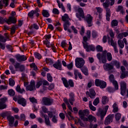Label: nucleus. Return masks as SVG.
Segmentation results:
<instances>
[{"label":"nucleus","instance_id":"obj_62","mask_svg":"<svg viewBox=\"0 0 128 128\" xmlns=\"http://www.w3.org/2000/svg\"><path fill=\"white\" fill-rule=\"evenodd\" d=\"M92 36L94 38H96L98 36V32L94 30H92Z\"/></svg>","mask_w":128,"mask_h":128},{"label":"nucleus","instance_id":"obj_14","mask_svg":"<svg viewBox=\"0 0 128 128\" xmlns=\"http://www.w3.org/2000/svg\"><path fill=\"white\" fill-rule=\"evenodd\" d=\"M86 94L88 96H90V98H94V96H96V92L94 89H90V92L88 91L86 92Z\"/></svg>","mask_w":128,"mask_h":128},{"label":"nucleus","instance_id":"obj_37","mask_svg":"<svg viewBox=\"0 0 128 128\" xmlns=\"http://www.w3.org/2000/svg\"><path fill=\"white\" fill-rule=\"evenodd\" d=\"M44 118L45 119V122L47 126H50V118L48 116V115H44Z\"/></svg>","mask_w":128,"mask_h":128},{"label":"nucleus","instance_id":"obj_36","mask_svg":"<svg viewBox=\"0 0 128 128\" xmlns=\"http://www.w3.org/2000/svg\"><path fill=\"white\" fill-rule=\"evenodd\" d=\"M46 64L49 66H52L54 64V60H52L50 58H46Z\"/></svg>","mask_w":128,"mask_h":128},{"label":"nucleus","instance_id":"obj_44","mask_svg":"<svg viewBox=\"0 0 128 128\" xmlns=\"http://www.w3.org/2000/svg\"><path fill=\"white\" fill-rule=\"evenodd\" d=\"M55 114L53 116L52 118V122H53L54 124H56V122H58V114Z\"/></svg>","mask_w":128,"mask_h":128},{"label":"nucleus","instance_id":"obj_26","mask_svg":"<svg viewBox=\"0 0 128 128\" xmlns=\"http://www.w3.org/2000/svg\"><path fill=\"white\" fill-rule=\"evenodd\" d=\"M8 6V0H4L0 1V8H2V6Z\"/></svg>","mask_w":128,"mask_h":128},{"label":"nucleus","instance_id":"obj_13","mask_svg":"<svg viewBox=\"0 0 128 128\" xmlns=\"http://www.w3.org/2000/svg\"><path fill=\"white\" fill-rule=\"evenodd\" d=\"M84 122H89L90 123L92 122H96V116L92 114H90L87 118H85Z\"/></svg>","mask_w":128,"mask_h":128},{"label":"nucleus","instance_id":"obj_1","mask_svg":"<svg viewBox=\"0 0 128 128\" xmlns=\"http://www.w3.org/2000/svg\"><path fill=\"white\" fill-rule=\"evenodd\" d=\"M83 40L84 48H85V50H86V52H90V50L94 52V50H95L96 48L94 47V45L88 44V42H88V38H86V36H84L83 38Z\"/></svg>","mask_w":128,"mask_h":128},{"label":"nucleus","instance_id":"obj_59","mask_svg":"<svg viewBox=\"0 0 128 128\" xmlns=\"http://www.w3.org/2000/svg\"><path fill=\"white\" fill-rule=\"evenodd\" d=\"M35 12H36V10H32L28 14V16H30V18H32Z\"/></svg>","mask_w":128,"mask_h":128},{"label":"nucleus","instance_id":"obj_57","mask_svg":"<svg viewBox=\"0 0 128 128\" xmlns=\"http://www.w3.org/2000/svg\"><path fill=\"white\" fill-rule=\"evenodd\" d=\"M96 50L97 52H102L103 48L102 46L98 45L96 47Z\"/></svg>","mask_w":128,"mask_h":128},{"label":"nucleus","instance_id":"obj_22","mask_svg":"<svg viewBox=\"0 0 128 128\" xmlns=\"http://www.w3.org/2000/svg\"><path fill=\"white\" fill-rule=\"evenodd\" d=\"M70 98L68 99V102L72 106L74 104V93L71 92L69 94Z\"/></svg>","mask_w":128,"mask_h":128},{"label":"nucleus","instance_id":"obj_45","mask_svg":"<svg viewBox=\"0 0 128 128\" xmlns=\"http://www.w3.org/2000/svg\"><path fill=\"white\" fill-rule=\"evenodd\" d=\"M62 80L63 82V84H64V86H66V88H68V86H70V85H68V80H66V78H62Z\"/></svg>","mask_w":128,"mask_h":128},{"label":"nucleus","instance_id":"obj_39","mask_svg":"<svg viewBox=\"0 0 128 128\" xmlns=\"http://www.w3.org/2000/svg\"><path fill=\"white\" fill-rule=\"evenodd\" d=\"M70 26V22H64V30H68V28Z\"/></svg>","mask_w":128,"mask_h":128},{"label":"nucleus","instance_id":"obj_61","mask_svg":"<svg viewBox=\"0 0 128 128\" xmlns=\"http://www.w3.org/2000/svg\"><path fill=\"white\" fill-rule=\"evenodd\" d=\"M16 27L15 26H12V28H11V32H10L11 34H14L16 32Z\"/></svg>","mask_w":128,"mask_h":128},{"label":"nucleus","instance_id":"obj_8","mask_svg":"<svg viewBox=\"0 0 128 128\" xmlns=\"http://www.w3.org/2000/svg\"><path fill=\"white\" fill-rule=\"evenodd\" d=\"M84 20L87 22L88 24V26L90 28V26H92V20H94V17L92 16V15L90 14H88L86 17H84Z\"/></svg>","mask_w":128,"mask_h":128},{"label":"nucleus","instance_id":"obj_4","mask_svg":"<svg viewBox=\"0 0 128 128\" xmlns=\"http://www.w3.org/2000/svg\"><path fill=\"white\" fill-rule=\"evenodd\" d=\"M84 64H86V62L82 58H77L75 60L76 66L78 68H82L84 65Z\"/></svg>","mask_w":128,"mask_h":128},{"label":"nucleus","instance_id":"obj_35","mask_svg":"<svg viewBox=\"0 0 128 128\" xmlns=\"http://www.w3.org/2000/svg\"><path fill=\"white\" fill-rule=\"evenodd\" d=\"M116 11L118 12H120L122 14H124V7L122 6H118L116 8Z\"/></svg>","mask_w":128,"mask_h":128},{"label":"nucleus","instance_id":"obj_16","mask_svg":"<svg viewBox=\"0 0 128 128\" xmlns=\"http://www.w3.org/2000/svg\"><path fill=\"white\" fill-rule=\"evenodd\" d=\"M120 70L122 72V74L120 76L121 78H124L126 76H128V72H126V68H124V66H122L120 67Z\"/></svg>","mask_w":128,"mask_h":128},{"label":"nucleus","instance_id":"obj_3","mask_svg":"<svg viewBox=\"0 0 128 128\" xmlns=\"http://www.w3.org/2000/svg\"><path fill=\"white\" fill-rule=\"evenodd\" d=\"M120 94L122 96H125L126 92L127 93L126 96L128 98V89L126 90V83L124 81H121L120 82Z\"/></svg>","mask_w":128,"mask_h":128},{"label":"nucleus","instance_id":"obj_2","mask_svg":"<svg viewBox=\"0 0 128 128\" xmlns=\"http://www.w3.org/2000/svg\"><path fill=\"white\" fill-rule=\"evenodd\" d=\"M77 9L78 12L76 13V16L80 20H82V18H84V12L82 8H78V6H75L74 7V10H76Z\"/></svg>","mask_w":128,"mask_h":128},{"label":"nucleus","instance_id":"obj_43","mask_svg":"<svg viewBox=\"0 0 128 128\" xmlns=\"http://www.w3.org/2000/svg\"><path fill=\"white\" fill-rule=\"evenodd\" d=\"M111 24L112 28H114V26H116L118 24V20H112Z\"/></svg>","mask_w":128,"mask_h":128},{"label":"nucleus","instance_id":"obj_19","mask_svg":"<svg viewBox=\"0 0 128 128\" xmlns=\"http://www.w3.org/2000/svg\"><path fill=\"white\" fill-rule=\"evenodd\" d=\"M6 22L8 24H16V18L14 16H10L9 18L6 20Z\"/></svg>","mask_w":128,"mask_h":128},{"label":"nucleus","instance_id":"obj_51","mask_svg":"<svg viewBox=\"0 0 128 128\" xmlns=\"http://www.w3.org/2000/svg\"><path fill=\"white\" fill-rule=\"evenodd\" d=\"M67 68H68V70H72V68L74 67V63H72V62L71 63L68 64L67 66Z\"/></svg>","mask_w":128,"mask_h":128},{"label":"nucleus","instance_id":"obj_31","mask_svg":"<svg viewBox=\"0 0 128 128\" xmlns=\"http://www.w3.org/2000/svg\"><path fill=\"white\" fill-rule=\"evenodd\" d=\"M57 4H58V6L60 8H62V10L65 12H66V8H64V4L60 2V0H57Z\"/></svg>","mask_w":128,"mask_h":128},{"label":"nucleus","instance_id":"obj_52","mask_svg":"<svg viewBox=\"0 0 128 128\" xmlns=\"http://www.w3.org/2000/svg\"><path fill=\"white\" fill-rule=\"evenodd\" d=\"M109 34H110V36L112 38H110V40H114L113 38H114V32L111 30H110Z\"/></svg>","mask_w":128,"mask_h":128},{"label":"nucleus","instance_id":"obj_25","mask_svg":"<svg viewBox=\"0 0 128 128\" xmlns=\"http://www.w3.org/2000/svg\"><path fill=\"white\" fill-rule=\"evenodd\" d=\"M106 114V113L104 111L100 110L98 112L96 116H100L101 120H103Z\"/></svg>","mask_w":128,"mask_h":128},{"label":"nucleus","instance_id":"obj_12","mask_svg":"<svg viewBox=\"0 0 128 128\" xmlns=\"http://www.w3.org/2000/svg\"><path fill=\"white\" fill-rule=\"evenodd\" d=\"M36 90V82L34 80H32L30 82V84L26 86V90H30L32 92Z\"/></svg>","mask_w":128,"mask_h":128},{"label":"nucleus","instance_id":"obj_42","mask_svg":"<svg viewBox=\"0 0 128 128\" xmlns=\"http://www.w3.org/2000/svg\"><path fill=\"white\" fill-rule=\"evenodd\" d=\"M106 58L108 62H112V54L110 52H106Z\"/></svg>","mask_w":128,"mask_h":128},{"label":"nucleus","instance_id":"obj_29","mask_svg":"<svg viewBox=\"0 0 128 128\" xmlns=\"http://www.w3.org/2000/svg\"><path fill=\"white\" fill-rule=\"evenodd\" d=\"M64 102L67 104L68 108L70 110H71V112H72V106L70 104V102H68V98H64Z\"/></svg>","mask_w":128,"mask_h":128},{"label":"nucleus","instance_id":"obj_6","mask_svg":"<svg viewBox=\"0 0 128 128\" xmlns=\"http://www.w3.org/2000/svg\"><path fill=\"white\" fill-rule=\"evenodd\" d=\"M78 114L80 118L84 122L86 118V116H88L90 114V110H80Z\"/></svg>","mask_w":128,"mask_h":128},{"label":"nucleus","instance_id":"obj_17","mask_svg":"<svg viewBox=\"0 0 128 128\" xmlns=\"http://www.w3.org/2000/svg\"><path fill=\"white\" fill-rule=\"evenodd\" d=\"M114 118V115H109L108 116L105 120L104 124L108 125L110 124V122H112V120Z\"/></svg>","mask_w":128,"mask_h":128},{"label":"nucleus","instance_id":"obj_24","mask_svg":"<svg viewBox=\"0 0 128 128\" xmlns=\"http://www.w3.org/2000/svg\"><path fill=\"white\" fill-rule=\"evenodd\" d=\"M7 118L9 122L10 126H14V118L12 116H7Z\"/></svg>","mask_w":128,"mask_h":128},{"label":"nucleus","instance_id":"obj_5","mask_svg":"<svg viewBox=\"0 0 128 128\" xmlns=\"http://www.w3.org/2000/svg\"><path fill=\"white\" fill-rule=\"evenodd\" d=\"M106 52H108V51L104 50L102 54H100V53H98L96 54L97 58L99 60L100 62L102 60V64H106Z\"/></svg>","mask_w":128,"mask_h":128},{"label":"nucleus","instance_id":"obj_50","mask_svg":"<svg viewBox=\"0 0 128 128\" xmlns=\"http://www.w3.org/2000/svg\"><path fill=\"white\" fill-rule=\"evenodd\" d=\"M100 104V98H96L93 102L94 106H96Z\"/></svg>","mask_w":128,"mask_h":128},{"label":"nucleus","instance_id":"obj_21","mask_svg":"<svg viewBox=\"0 0 128 128\" xmlns=\"http://www.w3.org/2000/svg\"><path fill=\"white\" fill-rule=\"evenodd\" d=\"M4 102H6L4 99H0V110H4V108H6V104Z\"/></svg>","mask_w":128,"mask_h":128},{"label":"nucleus","instance_id":"obj_56","mask_svg":"<svg viewBox=\"0 0 128 128\" xmlns=\"http://www.w3.org/2000/svg\"><path fill=\"white\" fill-rule=\"evenodd\" d=\"M42 81H38L36 82V88H39L40 86H42Z\"/></svg>","mask_w":128,"mask_h":128},{"label":"nucleus","instance_id":"obj_15","mask_svg":"<svg viewBox=\"0 0 128 128\" xmlns=\"http://www.w3.org/2000/svg\"><path fill=\"white\" fill-rule=\"evenodd\" d=\"M53 66L54 68L59 70H62V62H60V60H58V61L53 64Z\"/></svg>","mask_w":128,"mask_h":128},{"label":"nucleus","instance_id":"obj_33","mask_svg":"<svg viewBox=\"0 0 128 128\" xmlns=\"http://www.w3.org/2000/svg\"><path fill=\"white\" fill-rule=\"evenodd\" d=\"M106 0H100L101 2H104ZM104 8H108L110 6V1L108 0H106V2L102 4Z\"/></svg>","mask_w":128,"mask_h":128},{"label":"nucleus","instance_id":"obj_41","mask_svg":"<svg viewBox=\"0 0 128 128\" xmlns=\"http://www.w3.org/2000/svg\"><path fill=\"white\" fill-rule=\"evenodd\" d=\"M42 14L44 18H48V16H50V13H48V10H43L42 11Z\"/></svg>","mask_w":128,"mask_h":128},{"label":"nucleus","instance_id":"obj_60","mask_svg":"<svg viewBox=\"0 0 128 128\" xmlns=\"http://www.w3.org/2000/svg\"><path fill=\"white\" fill-rule=\"evenodd\" d=\"M42 111L44 112V114H48V108H46V106H42Z\"/></svg>","mask_w":128,"mask_h":128},{"label":"nucleus","instance_id":"obj_54","mask_svg":"<svg viewBox=\"0 0 128 128\" xmlns=\"http://www.w3.org/2000/svg\"><path fill=\"white\" fill-rule=\"evenodd\" d=\"M90 36H91V32L90 30H88L86 32V38H87V40H90Z\"/></svg>","mask_w":128,"mask_h":128},{"label":"nucleus","instance_id":"obj_34","mask_svg":"<svg viewBox=\"0 0 128 128\" xmlns=\"http://www.w3.org/2000/svg\"><path fill=\"white\" fill-rule=\"evenodd\" d=\"M112 108L113 112H118V106L116 102L114 103L112 105Z\"/></svg>","mask_w":128,"mask_h":128},{"label":"nucleus","instance_id":"obj_10","mask_svg":"<svg viewBox=\"0 0 128 128\" xmlns=\"http://www.w3.org/2000/svg\"><path fill=\"white\" fill-rule=\"evenodd\" d=\"M42 101L45 106H52L54 102V100L46 97L43 98Z\"/></svg>","mask_w":128,"mask_h":128},{"label":"nucleus","instance_id":"obj_53","mask_svg":"<svg viewBox=\"0 0 128 128\" xmlns=\"http://www.w3.org/2000/svg\"><path fill=\"white\" fill-rule=\"evenodd\" d=\"M46 76H47L48 82H52V76L50 74H48Z\"/></svg>","mask_w":128,"mask_h":128},{"label":"nucleus","instance_id":"obj_20","mask_svg":"<svg viewBox=\"0 0 128 128\" xmlns=\"http://www.w3.org/2000/svg\"><path fill=\"white\" fill-rule=\"evenodd\" d=\"M18 102L19 104L22 106H26V100L23 98H19L18 100Z\"/></svg>","mask_w":128,"mask_h":128},{"label":"nucleus","instance_id":"obj_27","mask_svg":"<svg viewBox=\"0 0 128 128\" xmlns=\"http://www.w3.org/2000/svg\"><path fill=\"white\" fill-rule=\"evenodd\" d=\"M62 20L64 22H67L70 20V18L68 16V14H65L63 16H62Z\"/></svg>","mask_w":128,"mask_h":128},{"label":"nucleus","instance_id":"obj_40","mask_svg":"<svg viewBox=\"0 0 128 128\" xmlns=\"http://www.w3.org/2000/svg\"><path fill=\"white\" fill-rule=\"evenodd\" d=\"M102 102L103 104H106L107 102H108V98L106 96H104L102 97Z\"/></svg>","mask_w":128,"mask_h":128},{"label":"nucleus","instance_id":"obj_64","mask_svg":"<svg viewBox=\"0 0 128 128\" xmlns=\"http://www.w3.org/2000/svg\"><path fill=\"white\" fill-rule=\"evenodd\" d=\"M44 44L46 45L47 48H50V42H48V40L44 41Z\"/></svg>","mask_w":128,"mask_h":128},{"label":"nucleus","instance_id":"obj_46","mask_svg":"<svg viewBox=\"0 0 128 128\" xmlns=\"http://www.w3.org/2000/svg\"><path fill=\"white\" fill-rule=\"evenodd\" d=\"M80 72H78V70L76 69L74 70V78L76 80H78V76L80 74Z\"/></svg>","mask_w":128,"mask_h":128},{"label":"nucleus","instance_id":"obj_63","mask_svg":"<svg viewBox=\"0 0 128 128\" xmlns=\"http://www.w3.org/2000/svg\"><path fill=\"white\" fill-rule=\"evenodd\" d=\"M14 80L12 79H10L9 80V84L11 86H14Z\"/></svg>","mask_w":128,"mask_h":128},{"label":"nucleus","instance_id":"obj_32","mask_svg":"<svg viewBox=\"0 0 128 128\" xmlns=\"http://www.w3.org/2000/svg\"><path fill=\"white\" fill-rule=\"evenodd\" d=\"M96 10L98 12V14H102V8L100 7H96L94 9V14L98 15V13L96 12Z\"/></svg>","mask_w":128,"mask_h":128},{"label":"nucleus","instance_id":"obj_30","mask_svg":"<svg viewBox=\"0 0 128 128\" xmlns=\"http://www.w3.org/2000/svg\"><path fill=\"white\" fill-rule=\"evenodd\" d=\"M106 20H110V9L107 8H106Z\"/></svg>","mask_w":128,"mask_h":128},{"label":"nucleus","instance_id":"obj_58","mask_svg":"<svg viewBox=\"0 0 128 128\" xmlns=\"http://www.w3.org/2000/svg\"><path fill=\"white\" fill-rule=\"evenodd\" d=\"M52 12L53 14H60V11L58 10V8H54L52 10Z\"/></svg>","mask_w":128,"mask_h":128},{"label":"nucleus","instance_id":"obj_23","mask_svg":"<svg viewBox=\"0 0 128 128\" xmlns=\"http://www.w3.org/2000/svg\"><path fill=\"white\" fill-rule=\"evenodd\" d=\"M16 58L18 62H24V60H26L28 58L24 55H19L16 56Z\"/></svg>","mask_w":128,"mask_h":128},{"label":"nucleus","instance_id":"obj_9","mask_svg":"<svg viewBox=\"0 0 128 128\" xmlns=\"http://www.w3.org/2000/svg\"><path fill=\"white\" fill-rule=\"evenodd\" d=\"M108 40L109 44H110L113 46L114 48V52L115 54H118V50L116 48V43L114 42L112 39L110 40V38L108 37Z\"/></svg>","mask_w":128,"mask_h":128},{"label":"nucleus","instance_id":"obj_48","mask_svg":"<svg viewBox=\"0 0 128 128\" xmlns=\"http://www.w3.org/2000/svg\"><path fill=\"white\" fill-rule=\"evenodd\" d=\"M8 94L9 96H14L16 94V92H14V90L12 89L9 90H8Z\"/></svg>","mask_w":128,"mask_h":128},{"label":"nucleus","instance_id":"obj_11","mask_svg":"<svg viewBox=\"0 0 128 128\" xmlns=\"http://www.w3.org/2000/svg\"><path fill=\"white\" fill-rule=\"evenodd\" d=\"M110 80L111 82H112L114 84L115 90H118V82L114 80V76L113 74H110L109 77Z\"/></svg>","mask_w":128,"mask_h":128},{"label":"nucleus","instance_id":"obj_18","mask_svg":"<svg viewBox=\"0 0 128 128\" xmlns=\"http://www.w3.org/2000/svg\"><path fill=\"white\" fill-rule=\"evenodd\" d=\"M103 68L105 70H114V65L106 63L104 64Z\"/></svg>","mask_w":128,"mask_h":128},{"label":"nucleus","instance_id":"obj_47","mask_svg":"<svg viewBox=\"0 0 128 128\" xmlns=\"http://www.w3.org/2000/svg\"><path fill=\"white\" fill-rule=\"evenodd\" d=\"M118 44L121 48H124V44L120 40H118Z\"/></svg>","mask_w":128,"mask_h":128},{"label":"nucleus","instance_id":"obj_49","mask_svg":"<svg viewBox=\"0 0 128 128\" xmlns=\"http://www.w3.org/2000/svg\"><path fill=\"white\" fill-rule=\"evenodd\" d=\"M122 118V114L120 113H117L115 115V118L116 120H120V118Z\"/></svg>","mask_w":128,"mask_h":128},{"label":"nucleus","instance_id":"obj_55","mask_svg":"<svg viewBox=\"0 0 128 128\" xmlns=\"http://www.w3.org/2000/svg\"><path fill=\"white\" fill-rule=\"evenodd\" d=\"M34 56L36 58H38V60H40L42 58V55L38 52L34 53Z\"/></svg>","mask_w":128,"mask_h":128},{"label":"nucleus","instance_id":"obj_28","mask_svg":"<svg viewBox=\"0 0 128 128\" xmlns=\"http://www.w3.org/2000/svg\"><path fill=\"white\" fill-rule=\"evenodd\" d=\"M111 64L113 66H115L116 68H120V63L116 60L112 61Z\"/></svg>","mask_w":128,"mask_h":128},{"label":"nucleus","instance_id":"obj_7","mask_svg":"<svg viewBox=\"0 0 128 128\" xmlns=\"http://www.w3.org/2000/svg\"><path fill=\"white\" fill-rule=\"evenodd\" d=\"M95 84L96 86H100V88H106V82L100 80L96 79Z\"/></svg>","mask_w":128,"mask_h":128},{"label":"nucleus","instance_id":"obj_38","mask_svg":"<svg viewBox=\"0 0 128 128\" xmlns=\"http://www.w3.org/2000/svg\"><path fill=\"white\" fill-rule=\"evenodd\" d=\"M81 70L85 76H88V70L86 67H84L81 69Z\"/></svg>","mask_w":128,"mask_h":128}]
</instances>
